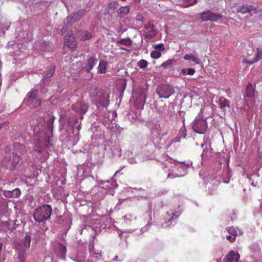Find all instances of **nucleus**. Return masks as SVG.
Masks as SVG:
<instances>
[{
    "label": "nucleus",
    "instance_id": "obj_1",
    "mask_svg": "<svg viewBox=\"0 0 262 262\" xmlns=\"http://www.w3.org/2000/svg\"><path fill=\"white\" fill-rule=\"evenodd\" d=\"M54 117L49 113L44 117L43 124L41 122V120H34L32 124V127L34 134L38 137L39 141H44L46 143L49 142V137L47 135L46 131L52 132L53 121Z\"/></svg>",
    "mask_w": 262,
    "mask_h": 262
},
{
    "label": "nucleus",
    "instance_id": "obj_2",
    "mask_svg": "<svg viewBox=\"0 0 262 262\" xmlns=\"http://www.w3.org/2000/svg\"><path fill=\"white\" fill-rule=\"evenodd\" d=\"M77 123L78 120L77 119L69 118L66 123H64L63 125V128L66 125L68 126L69 127L68 135L65 139V141L67 142L68 146H74L79 141L81 123L76 125Z\"/></svg>",
    "mask_w": 262,
    "mask_h": 262
},
{
    "label": "nucleus",
    "instance_id": "obj_3",
    "mask_svg": "<svg viewBox=\"0 0 262 262\" xmlns=\"http://www.w3.org/2000/svg\"><path fill=\"white\" fill-rule=\"evenodd\" d=\"M192 165V162H187L186 163L182 162L171 163L168 162L165 165L164 170L168 169L167 178L172 179L176 177L184 176L185 171Z\"/></svg>",
    "mask_w": 262,
    "mask_h": 262
},
{
    "label": "nucleus",
    "instance_id": "obj_4",
    "mask_svg": "<svg viewBox=\"0 0 262 262\" xmlns=\"http://www.w3.org/2000/svg\"><path fill=\"white\" fill-rule=\"evenodd\" d=\"M90 96L97 106L107 107L110 104L109 95L107 93L93 86L90 90Z\"/></svg>",
    "mask_w": 262,
    "mask_h": 262
},
{
    "label": "nucleus",
    "instance_id": "obj_5",
    "mask_svg": "<svg viewBox=\"0 0 262 262\" xmlns=\"http://www.w3.org/2000/svg\"><path fill=\"white\" fill-rule=\"evenodd\" d=\"M52 213L51 205L45 204L36 209L33 213V217L36 222L41 223L50 219Z\"/></svg>",
    "mask_w": 262,
    "mask_h": 262
},
{
    "label": "nucleus",
    "instance_id": "obj_6",
    "mask_svg": "<svg viewBox=\"0 0 262 262\" xmlns=\"http://www.w3.org/2000/svg\"><path fill=\"white\" fill-rule=\"evenodd\" d=\"M31 238L26 235L23 241L15 245V249L17 253V258L18 262H25L26 258V251L30 246Z\"/></svg>",
    "mask_w": 262,
    "mask_h": 262
},
{
    "label": "nucleus",
    "instance_id": "obj_7",
    "mask_svg": "<svg viewBox=\"0 0 262 262\" xmlns=\"http://www.w3.org/2000/svg\"><path fill=\"white\" fill-rule=\"evenodd\" d=\"M207 127L208 124L206 119L203 118L199 113L192 122V130L198 134H204Z\"/></svg>",
    "mask_w": 262,
    "mask_h": 262
},
{
    "label": "nucleus",
    "instance_id": "obj_8",
    "mask_svg": "<svg viewBox=\"0 0 262 262\" xmlns=\"http://www.w3.org/2000/svg\"><path fill=\"white\" fill-rule=\"evenodd\" d=\"M3 164L8 169H14L20 165V158L18 155L12 153L3 159Z\"/></svg>",
    "mask_w": 262,
    "mask_h": 262
},
{
    "label": "nucleus",
    "instance_id": "obj_9",
    "mask_svg": "<svg viewBox=\"0 0 262 262\" xmlns=\"http://www.w3.org/2000/svg\"><path fill=\"white\" fill-rule=\"evenodd\" d=\"M223 16L220 14L214 13L210 11H204L201 14V18L203 21H211L224 23L222 19Z\"/></svg>",
    "mask_w": 262,
    "mask_h": 262
},
{
    "label": "nucleus",
    "instance_id": "obj_10",
    "mask_svg": "<svg viewBox=\"0 0 262 262\" xmlns=\"http://www.w3.org/2000/svg\"><path fill=\"white\" fill-rule=\"evenodd\" d=\"M156 92L160 98L167 99L173 94L174 91L172 86L167 84H162L157 88Z\"/></svg>",
    "mask_w": 262,
    "mask_h": 262
},
{
    "label": "nucleus",
    "instance_id": "obj_11",
    "mask_svg": "<svg viewBox=\"0 0 262 262\" xmlns=\"http://www.w3.org/2000/svg\"><path fill=\"white\" fill-rule=\"evenodd\" d=\"M37 90H33L28 94L27 104L30 107H36L41 104L40 100L37 96Z\"/></svg>",
    "mask_w": 262,
    "mask_h": 262
},
{
    "label": "nucleus",
    "instance_id": "obj_12",
    "mask_svg": "<svg viewBox=\"0 0 262 262\" xmlns=\"http://www.w3.org/2000/svg\"><path fill=\"white\" fill-rule=\"evenodd\" d=\"M181 214V211L179 207L177 209H170L169 211H167L165 216V220L167 221V226H169L171 225L173 221L177 219Z\"/></svg>",
    "mask_w": 262,
    "mask_h": 262
},
{
    "label": "nucleus",
    "instance_id": "obj_13",
    "mask_svg": "<svg viewBox=\"0 0 262 262\" xmlns=\"http://www.w3.org/2000/svg\"><path fill=\"white\" fill-rule=\"evenodd\" d=\"M88 107V104L81 101H78L72 106V109L76 113L81 115L80 119H82L83 115L86 112Z\"/></svg>",
    "mask_w": 262,
    "mask_h": 262
},
{
    "label": "nucleus",
    "instance_id": "obj_14",
    "mask_svg": "<svg viewBox=\"0 0 262 262\" xmlns=\"http://www.w3.org/2000/svg\"><path fill=\"white\" fill-rule=\"evenodd\" d=\"M54 252L61 259H64L67 249L64 245L58 242H55L53 245Z\"/></svg>",
    "mask_w": 262,
    "mask_h": 262
},
{
    "label": "nucleus",
    "instance_id": "obj_15",
    "mask_svg": "<svg viewBox=\"0 0 262 262\" xmlns=\"http://www.w3.org/2000/svg\"><path fill=\"white\" fill-rule=\"evenodd\" d=\"M64 42L65 45L72 50H74L77 46V42L74 39L73 34H67L64 37Z\"/></svg>",
    "mask_w": 262,
    "mask_h": 262
},
{
    "label": "nucleus",
    "instance_id": "obj_16",
    "mask_svg": "<svg viewBox=\"0 0 262 262\" xmlns=\"http://www.w3.org/2000/svg\"><path fill=\"white\" fill-rule=\"evenodd\" d=\"M98 61L97 57L94 55L89 57L87 59L85 66L83 67V70L87 73H89L94 68Z\"/></svg>",
    "mask_w": 262,
    "mask_h": 262
},
{
    "label": "nucleus",
    "instance_id": "obj_17",
    "mask_svg": "<svg viewBox=\"0 0 262 262\" xmlns=\"http://www.w3.org/2000/svg\"><path fill=\"white\" fill-rule=\"evenodd\" d=\"M144 28L147 30L145 37L148 39L153 38L156 35V31L153 24H147L145 25Z\"/></svg>",
    "mask_w": 262,
    "mask_h": 262
},
{
    "label": "nucleus",
    "instance_id": "obj_18",
    "mask_svg": "<svg viewBox=\"0 0 262 262\" xmlns=\"http://www.w3.org/2000/svg\"><path fill=\"white\" fill-rule=\"evenodd\" d=\"M20 190L19 188H15L11 191L5 190L3 191L4 196L8 199L17 198L20 195Z\"/></svg>",
    "mask_w": 262,
    "mask_h": 262
},
{
    "label": "nucleus",
    "instance_id": "obj_19",
    "mask_svg": "<svg viewBox=\"0 0 262 262\" xmlns=\"http://www.w3.org/2000/svg\"><path fill=\"white\" fill-rule=\"evenodd\" d=\"M236 10L237 12L241 13L242 14H245L247 13H250L253 10H255L254 7L251 5H242L238 6Z\"/></svg>",
    "mask_w": 262,
    "mask_h": 262
},
{
    "label": "nucleus",
    "instance_id": "obj_20",
    "mask_svg": "<svg viewBox=\"0 0 262 262\" xmlns=\"http://www.w3.org/2000/svg\"><path fill=\"white\" fill-rule=\"evenodd\" d=\"M239 258V254L232 251L226 255L225 259L226 262H237Z\"/></svg>",
    "mask_w": 262,
    "mask_h": 262
},
{
    "label": "nucleus",
    "instance_id": "obj_21",
    "mask_svg": "<svg viewBox=\"0 0 262 262\" xmlns=\"http://www.w3.org/2000/svg\"><path fill=\"white\" fill-rule=\"evenodd\" d=\"M183 58L186 60L193 62L195 64H199L201 63L200 59L193 54H186Z\"/></svg>",
    "mask_w": 262,
    "mask_h": 262
},
{
    "label": "nucleus",
    "instance_id": "obj_22",
    "mask_svg": "<svg viewBox=\"0 0 262 262\" xmlns=\"http://www.w3.org/2000/svg\"><path fill=\"white\" fill-rule=\"evenodd\" d=\"M90 255L92 257L99 259L102 257V253L100 251L94 249V246L92 245V249L90 250Z\"/></svg>",
    "mask_w": 262,
    "mask_h": 262
},
{
    "label": "nucleus",
    "instance_id": "obj_23",
    "mask_svg": "<svg viewBox=\"0 0 262 262\" xmlns=\"http://www.w3.org/2000/svg\"><path fill=\"white\" fill-rule=\"evenodd\" d=\"M31 153L38 159H41L42 155L45 154L44 150L40 147H37V148L33 149Z\"/></svg>",
    "mask_w": 262,
    "mask_h": 262
},
{
    "label": "nucleus",
    "instance_id": "obj_24",
    "mask_svg": "<svg viewBox=\"0 0 262 262\" xmlns=\"http://www.w3.org/2000/svg\"><path fill=\"white\" fill-rule=\"evenodd\" d=\"M55 72V67L53 66H51L48 71H47L43 76L42 80L45 82L46 80L51 77Z\"/></svg>",
    "mask_w": 262,
    "mask_h": 262
},
{
    "label": "nucleus",
    "instance_id": "obj_25",
    "mask_svg": "<svg viewBox=\"0 0 262 262\" xmlns=\"http://www.w3.org/2000/svg\"><path fill=\"white\" fill-rule=\"evenodd\" d=\"M228 232L229 234L236 237L238 235H241L242 234V232L241 230L238 228L235 229L233 227H230L227 229Z\"/></svg>",
    "mask_w": 262,
    "mask_h": 262
},
{
    "label": "nucleus",
    "instance_id": "obj_26",
    "mask_svg": "<svg viewBox=\"0 0 262 262\" xmlns=\"http://www.w3.org/2000/svg\"><path fill=\"white\" fill-rule=\"evenodd\" d=\"M246 96L249 98L254 97V90L252 84L250 83L248 84L246 89Z\"/></svg>",
    "mask_w": 262,
    "mask_h": 262
},
{
    "label": "nucleus",
    "instance_id": "obj_27",
    "mask_svg": "<svg viewBox=\"0 0 262 262\" xmlns=\"http://www.w3.org/2000/svg\"><path fill=\"white\" fill-rule=\"evenodd\" d=\"M218 104L220 108H224L226 107H229L230 106V102L226 99L224 97H220L218 100Z\"/></svg>",
    "mask_w": 262,
    "mask_h": 262
},
{
    "label": "nucleus",
    "instance_id": "obj_28",
    "mask_svg": "<svg viewBox=\"0 0 262 262\" xmlns=\"http://www.w3.org/2000/svg\"><path fill=\"white\" fill-rule=\"evenodd\" d=\"M107 62L104 60H100L98 67V71L99 73L105 74L106 72Z\"/></svg>",
    "mask_w": 262,
    "mask_h": 262
},
{
    "label": "nucleus",
    "instance_id": "obj_29",
    "mask_svg": "<svg viewBox=\"0 0 262 262\" xmlns=\"http://www.w3.org/2000/svg\"><path fill=\"white\" fill-rule=\"evenodd\" d=\"M78 35L82 40H87L92 37L91 34L87 31H80L78 32Z\"/></svg>",
    "mask_w": 262,
    "mask_h": 262
},
{
    "label": "nucleus",
    "instance_id": "obj_30",
    "mask_svg": "<svg viewBox=\"0 0 262 262\" xmlns=\"http://www.w3.org/2000/svg\"><path fill=\"white\" fill-rule=\"evenodd\" d=\"M261 59H262V49L257 48V52L256 54L255 55V57L253 60L252 61L249 62L248 63L249 64H252L253 63L259 61Z\"/></svg>",
    "mask_w": 262,
    "mask_h": 262
},
{
    "label": "nucleus",
    "instance_id": "obj_31",
    "mask_svg": "<svg viewBox=\"0 0 262 262\" xmlns=\"http://www.w3.org/2000/svg\"><path fill=\"white\" fill-rule=\"evenodd\" d=\"M85 11L84 9H81L73 13L74 21L79 20L81 17L85 14Z\"/></svg>",
    "mask_w": 262,
    "mask_h": 262
},
{
    "label": "nucleus",
    "instance_id": "obj_32",
    "mask_svg": "<svg viewBox=\"0 0 262 262\" xmlns=\"http://www.w3.org/2000/svg\"><path fill=\"white\" fill-rule=\"evenodd\" d=\"M103 184H104L105 186L107 187V189L110 190L114 189L117 187L116 182L113 180L111 181H107L104 182Z\"/></svg>",
    "mask_w": 262,
    "mask_h": 262
},
{
    "label": "nucleus",
    "instance_id": "obj_33",
    "mask_svg": "<svg viewBox=\"0 0 262 262\" xmlns=\"http://www.w3.org/2000/svg\"><path fill=\"white\" fill-rule=\"evenodd\" d=\"M129 11V9L128 7H121L118 11V13L120 17H122L125 14H127Z\"/></svg>",
    "mask_w": 262,
    "mask_h": 262
},
{
    "label": "nucleus",
    "instance_id": "obj_34",
    "mask_svg": "<svg viewBox=\"0 0 262 262\" xmlns=\"http://www.w3.org/2000/svg\"><path fill=\"white\" fill-rule=\"evenodd\" d=\"M124 221L126 224H130L132 222L135 221L137 217L135 215L128 214L124 216Z\"/></svg>",
    "mask_w": 262,
    "mask_h": 262
},
{
    "label": "nucleus",
    "instance_id": "obj_35",
    "mask_svg": "<svg viewBox=\"0 0 262 262\" xmlns=\"http://www.w3.org/2000/svg\"><path fill=\"white\" fill-rule=\"evenodd\" d=\"M117 43L129 46L132 45V40L129 38L121 39L117 41Z\"/></svg>",
    "mask_w": 262,
    "mask_h": 262
},
{
    "label": "nucleus",
    "instance_id": "obj_36",
    "mask_svg": "<svg viewBox=\"0 0 262 262\" xmlns=\"http://www.w3.org/2000/svg\"><path fill=\"white\" fill-rule=\"evenodd\" d=\"M151 131L152 134L155 133L156 135H159L161 131L160 125L158 124H154L151 128Z\"/></svg>",
    "mask_w": 262,
    "mask_h": 262
},
{
    "label": "nucleus",
    "instance_id": "obj_37",
    "mask_svg": "<svg viewBox=\"0 0 262 262\" xmlns=\"http://www.w3.org/2000/svg\"><path fill=\"white\" fill-rule=\"evenodd\" d=\"M8 204L5 201H0V212L1 213H4L7 211Z\"/></svg>",
    "mask_w": 262,
    "mask_h": 262
},
{
    "label": "nucleus",
    "instance_id": "obj_38",
    "mask_svg": "<svg viewBox=\"0 0 262 262\" xmlns=\"http://www.w3.org/2000/svg\"><path fill=\"white\" fill-rule=\"evenodd\" d=\"M76 21H74V16L73 15L68 16L64 20V23L68 26H72L74 23Z\"/></svg>",
    "mask_w": 262,
    "mask_h": 262
},
{
    "label": "nucleus",
    "instance_id": "obj_39",
    "mask_svg": "<svg viewBox=\"0 0 262 262\" xmlns=\"http://www.w3.org/2000/svg\"><path fill=\"white\" fill-rule=\"evenodd\" d=\"M178 135L183 138H185L186 137L187 135V130L184 126V124H183V125L181 127Z\"/></svg>",
    "mask_w": 262,
    "mask_h": 262
},
{
    "label": "nucleus",
    "instance_id": "obj_40",
    "mask_svg": "<svg viewBox=\"0 0 262 262\" xmlns=\"http://www.w3.org/2000/svg\"><path fill=\"white\" fill-rule=\"evenodd\" d=\"M137 64L140 69H145L147 66L148 62L146 60L142 59L138 62Z\"/></svg>",
    "mask_w": 262,
    "mask_h": 262
},
{
    "label": "nucleus",
    "instance_id": "obj_41",
    "mask_svg": "<svg viewBox=\"0 0 262 262\" xmlns=\"http://www.w3.org/2000/svg\"><path fill=\"white\" fill-rule=\"evenodd\" d=\"M151 57L154 59H158L161 56V53L158 51H153L150 53Z\"/></svg>",
    "mask_w": 262,
    "mask_h": 262
},
{
    "label": "nucleus",
    "instance_id": "obj_42",
    "mask_svg": "<svg viewBox=\"0 0 262 262\" xmlns=\"http://www.w3.org/2000/svg\"><path fill=\"white\" fill-rule=\"evenodd\" d=\"M98 191L99 192H102L103 193H106L107 190L104 188V187H100V186H95L93 189V191Z\"/></svg>",
    "mask_w": 262,
    "mask_h": 262
},
{
    "label": "nucleus",
    "instance_id": "obj_43",
    "mask_svg": "<svg viewBox=\"0 0 262 262\" xmlns=\"http://www.w3.org/2000/svg\"><path fill=\"white\" fill-rule=\"evenodd\" d=\"M172 64V60H166V61L163 62L161 64V67L165 69H167V68L170 67L171 66Z\"/></svg>",
    "mask_w": 262,
    "mask_h": 262
},
{
    "label": "nucleus",
    "instance_id": "obj_44",
    "mask_svg": "<svg viewBox=\"0 0 262 262\" xmlns=\"http://www.w3.org/2000/svg\"><path fill=\"white\" fill-rule=\"evenodd\" d=\"M153 47L155 49L158 50L159 51H164L165 49L164 45L163 43L154 44Z\"/></svg>",
    "mask_w": 262,
    "mask_h": 262
},
{
    "label": "nucleus",
    "instance_id": "obj_45",
    "mask_svg": "<svg viewBox=\"0 0 262 262\" xmlns=\"http://www.w3.org/2000/svg\"><path fill=\"white\" fill-rule=\"evenodd\" d=\"M183 138L180 136L179 135H178L170 143L169 145H170L173 143H179L181 141V140Z\"/></svg>",
    "mask_w": 262,
    "mask_h": 262
},
{
    "label": "nucleus",
    "instance_id": "obj_46",
    "mask_svg": "<svg viewBox=\"0 0 262 262\" xmlns=\"http://www.w3.org/2000/svg\"><path fill=\"white\" fill-rule=\"evenodd\" d=\"M197 0H186V6H192L196 4Z\"/></svg>",
    "mask_w": 262,
    "mask_h": 262
},
{
    "label": "nucleus",
    "instance_id": "obj_47",
    "mask_svg": "<svg viewBox=\"0 0 262 262\" xmlns=\"http://www.w3.org/2000/svg\"><path fill=\"white\" fill-rule=\"evenodd\" d=\"M82 258H81L80 259V257L79 256H77L76 258L75 259H74V260L76 262H85V260H84V258H85V254H83L82 255Z\"/></svg>",
    "mask_w": 262,
    "mask_h": 262
},
{
    "label": "nucleus",
    "instance_id": "obj_48",
    "mask_svg": "<svg viewBox=\"0 0 262 262\" xmlns=\"http://www.w3.org/2000/svg\"><path fill=\"white\" fill-rule=\"evenodd\" d=\"M195 72L194 69L188 68L187 69V74L189 75H193L195 73Z\"/></svg>",
    "mask_w": 262,
    "mask_h": 262
},
{
    "label": "nucleus",
    "instance_id": "obj_49",
    "mask_svg": "<svg viewBox=\"0 0 262 262\" xmlns=\"http://www.w3.org/2000/svg\"><path fill=\"white\" fill-rule=\"evenodd\" d=\"M226 238L230 242H233L235 239V237H234L230 234L229 235H227Z\"/></svg>",
    "mask_w": 262,
    "mask_h": 262
},
{
    "label": "nucleus",
    "instance_id": "obj_50",
    "mask_svg": "<svg viewBox=\"0 0 262 262\" xmlns=\"http://www.w3.org/2000/svg\"><path fill=\"white\" fill-rule=\"evenodd\" d=\"M147 214L149 216V219H151V216H150L151 214V209H149L147 211V212L145 215H146Z\"/></svg>",
    "mask_w": 262,
    "mask_h": 262
},
{
    "label": "nucleus",
    "instance_id": "obj_51",
    "mask_svg": "<svg viewBox=\"0 0 262 262\" xmlns=\"http://www.w3.org/2000/svg\"><path fill=\"white\" fill-rule=\"evenodd\" d=\"M97 196H98V197H100L101 199L103 198H104V196L103 194L101 195L100 194H98H98H97Z\"/></svg>",
    "mask_w": 262,
    "mask_h": 262
},
{
    "label": "nucleus",
    "instance_id": "obj_52",
    "mask_svg": "<svg viewBox=\"0 0 262 262\" xmlns=\"http://www.w3.org/2000/svg\"><path fill=\"white\" fill-rule=\"evenodd\" d=\"M181 73L183 74V75H185L186 74V70L185 69H182L181 70Z\"/></svg>",
    "mask_w": 262,
    "mask_h": 262
},
{
    "label": "nucleus",
    "instance_id": "obj_53",
    "mask_svg": "<svg viewBox=\"0 0 262 262\" xmlns=\"http://www.w3.org/2000/svg\"><path fill=\"white\" fill-rule=\"evenodd\" d=\"M258 177L257 173L253 174L251 176V178Z\"/></svg>",
    "mask_w": 262,
    "mask_h": 262
},
{
    "label": "nucleus",
    "instance_id": "obj_54",
    "mask_svg": "<svg viewBox=\"0 0 262 262\" xmlns=\"http://www.w3.org/2000/svg\"><path fill=\"white\" fill-rule=\"evenodd\" d=\"M118 257L117 256H115V257L114 258V261H116V260H117V261L119 260L120 261H122V260H118Z\"/></svg>",
    "mask_w": 262,
    "mask_h": 262
},
{
    "label": "nucleus",
    "instance_id": "obj_55",
    "mask_svg": "<svg viewBox=\"0 0 262 262\" xmlns=\"http://www.w3.org/2000/svg\"><path fill=\"white\" fill-rule=\"evenodd\" d=\"M129 162H130V163H132V164H134V163H136V162H135V161H134V160H130Z\"/></svg>",
    "mask_w": 262,
    "mask_h": 262
},
{
    "label": "nucleus",
    "instance_id": "obj_56",
    "mask_svg": "<svg viewBox=\"0 0 262 262\" xmlns=\"http://www.w3.org/2000/svg\"><path fill=\"white\" fill-rule=\"evenodd\" d=\"M141 0H134V2L136 3H139Z\"/></svg>",
    "mask_w": 262,
    "mask_h": 262
},
{
    "label": "nucleus",
    "instance_id": "obj_57",
    "mask_svg": "<svg viewBox=\"0 0 262 262\" xmlns=\"http://www.w3.org/2000/svg\"><path fill=\"white\" fill-rule=\"evenodd\" d=\"M14 183V181H10L9 182H8V184H9V185H10L11 183Z\"/></svg>",
    "mask_w": 262,
    "mask_h": 262
},
{
    "label": "nucleus",
    "instance_id": "obj_58",
    "mask_svg": "<svg viewBox=\"0 0 262 262\" xmlns=\"http://www.w3.org/2000/svg\"><path fill=\"white\" fill-rule=\"evenodd\" d=\"M144 101H145V100H144V101L143 102L141 103V105L143 107V105H144Z\"/></svg>",
    "mask_w": 262,
    "mask_h": 262
},
{
    "label": "nucleus",
    "instance_id": "obj_59",
    "mask_svg": "<svg viewBox=\"0 0 262 262\" xmlns=\"http://www.w3.org/2000/svg\"><path fill=\"white\" fill-rule=\"evenodd\" d=\"M251 185L254 186H256V184H254V182H251Z\"/></svg>",
    "mask_w": 262,
    "mask_h": 262
},
{
    "label": "nucleus",
    "instance_id": "obj_60",
    "mask_svg": "<svg viewBox=\"0 0 262 262\" xmlns=\"http://www.w3.org/2000/svg\"><path fill=\"white\" fill-rule=\"evenodd\" d=\"M118 172H119L118 170L116 171L115 173V174H114V176H116Z\"/></svg>",
    "mask_w": 262,
    "mask_h": 262
},
{
    "label": "nucleus",
    "instance_id": "obj_61",
    "mask_svg": "<svg viewBox=\"0 0 262 262\" xmlns=\"http://www.w3.org/2000/svg\"><path fill=\"white\" fill-rule=\"evenodd\" d=\"M204 145H205L204 144H202L201 147L203 148L204 147Z\"/></svg>",
    "mask_w": 262,
    "mask_h": 262
},
{
    "label": "nucleus",
    "instance_id": "obj_62",
    "mask_svg": "<svg viewBox=\"0 0 262 262\" xmlns=\"http://www.w3.org/2000/svg\"><path fill=\"white\" fill-rule=\"evenodd\" d=\"M120 49H122V50H125V48H122V47H120Z\"/></svg>",
    "mask_w": 262,
    "mask_h": 262
},
{
    "label": "nucleus",
    "instance_id": "obj_63",
    "mask_svg": "<svg viewBox=\"0 0 262 262\" xmlns=\"http://www.w3.org/2000/svg\"><path fill=\"white\" fill-rule=\"evenodd\" d=\"M216 260L217 262H221V260L216 259Z\"/></svg>",
    "mask_w": 262,
    "mask_h": 262
},
{
    "label": "nucleus",
    "instance_id": "obj_64",
    "mask_svg": "<svg viewBox=\"0 0 262 262\" xmlns=\"http://www.w3.org/2000/svg\"><path fill=\"white\" fill-rule=\"evenodd\" d=\"M260 208H262V204H261Z\"/></svg>",
    "mask_w": 262,
    "mask_h": 262
}]
</instances>
